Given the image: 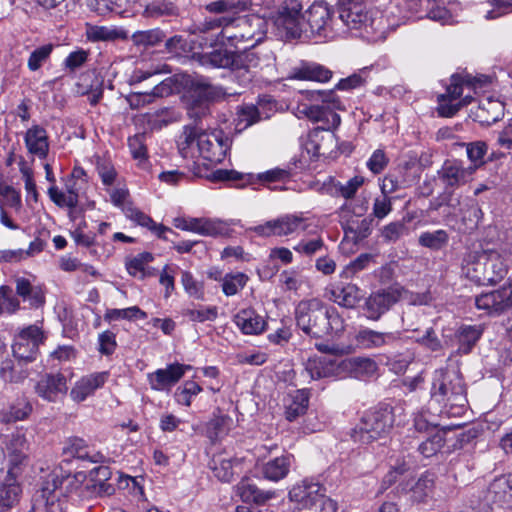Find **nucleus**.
Segmentation results:
<instances>
[{
    "instance_id": "obj_1",
    "label": "nucleus",
    "mask_w": 512,
    "mask_h": 512,
    "mask_svg": "<svg viewBox=\"0 0 512 512\" xmlns=\"http://www.w3.org/2000/svg\"><path fill=\"white\" fill-rule=\"evenodd\" d=\"M337 21L342 29V35L348 31L377 42L386 39L390 31L402 22H389L388 17L378 10L368 11L359 0H343L338 7Z\"/></svg>"
},
{
    "instance_id": "obj_2",
    "label": "nucleus",
    "mask_w": 512,
    "mask_h": 512,
    "mask_svg": "<svg viewBox=\"0 0 512 512\" xmlns=\"http://www.w3.org/2000/svg\"><path fill=\"white\" fill-rule=\"evenodd\" d=\"M231 143L230 137L222 130L185 126L178 140V148L184 158L201 157L211 163H220L230 150Z\"/></svg>"
},
{
    "instance_id": "obj_3",
    "label": "nucleus",
    "mask_w": 512,
    "mask_h": 512,
    "mask_svg": "<svg viewBox=\"0 0 512 512\" xmlns=\"http://www.w3.org/2000/svg\"><path fill=\"white\" fill-rule=\"evenodd\" d=\"M297 327L307 336L323 338L344 331L345 321L334 307L317 298L302 300L295 309Z\"/></svg>"
},
{
    "instance_id": "obj_4",
    "label": "nucleus",
    "mask_w": 512,
    "mask_h": 512,
    "mask_svg": "<svg viewBox=\"0 0 512 512\" xmlns=\"http://www.w3.org/2000/svg\"><path fill=\"white\" fill-rule=\"evenodd\" d=\"M505 252V248L494 244H480L478 249L469 252L464 259L465 275L480 285L501 281L508 272Z\"/></svg>"
},
{
    "instance_id": "obj_5",
    "label": "nucleus",
    "mask_w": 512,
    "mask_h": 512,
    "mask_svg": "<svg viewBox=\"0 0 512 512\" xmlns=\"http://www.w3.org/2000/svg\"><path fill=\"white\" fill-rule=\"evenodd\" d=\"M295 175L284 168H273L260 173H240L236 170H217L214 178L218 181L231 182L235 189L252 190H297Z\"/></svg>"
},
{
    "instance_id": "obj_6",
    "label": "nucleus",
    "mask_w": 512,
    "mask_h": 512,
    "mask_svg": "<svg viewBox=\"0 0 512 512\" xmlns=\"http://www.w3.org/2000/svg\"><path fill=\"white\" fill-rule=\"evenodd\" d=\"M430 397L451 415H461L468 403L466 387L458 371L437 369L432 375Z\"/></svg>"
},
{
    "instance_id": "obj_7",
    "label": "nucleus",
    "mask_w": 512,
    "mask_h": 512,
    "mask_svg": "<svg viewBox=\"0 0 512 512\" xmlns=\"http://www.w3.org/2000/svg\"><path fill=\"white\" fill-rule=\"evenodd\" d=\"M403 411L402 406L382 405L366 412L351 434L353 440L368 444L387 436L394 425H400L405 421V417L401 418Z\"/></svg>"
},
{
    "instance_id": "obj_8",
    "label": "nucleus",
    "mask_w": 512,
    "mask_h": 512,
    "mask_svg": "<svg viewBox=\"0 0 512 512\" xmlns=\"http://www.w3.org/2000/svg\"><path fill=\"white\" fill-rule=\"evenodd\" d=\"M228 23L224 26L227 44L246 50L261 42L267 32L269 22L258 15L244 18L226 16Z\"/></svg>"
},
{
    "instance_id": "obj_9",
    "label": "nucleus",
    "mask_w": 512,
    "mask_h": 512,
    "mask_svg": "<svg viewBox=\"0 0 512 512\" xmlns=\"http://www.w3.org/2000/svg\"><path fill=\"white\" fill-rule=\"evenodd\" d=\"M307 96L314 102L304 108L309 119L322 122L324 130L335 129L340 125V116L336 110L342 109V103L333 90L307 91Z\"/></svg>"
},
{
    "instance_id": "obj_10",
    "label": "nucleus",
    "mask_w": 512,
    "mask_h": 512,
    "mask_svg": "<svg viewBox=\"0 0 512 512\" xmlns=\"http://www.w3.org/2000/svg\"><path fill=\"white\" fill-rule=\"evenodd\" d=\"M305 25L308 32L319 40H333L342 36V29L334 17V10L326 2H314L306 11Z\"/></svg>"
},
{
    "instance_id": "obj_11",
    "label": "nucleus",
    "mask_w": 512,
    "mask_h": 512,
    "mask_svg": "<svg viewBox=\"0 0 512 512\" xmlns=\"http://www.w3.org/2000/svg\"><path fill=\"white\" fill-rule=\"evenodd\" d=\"M302 5L297 0H291L282 6L270 19V23L282 38H299L302 33H308L305 25V15H301Z\"/></svg>"
},
{
    "instance_id": "obj_12",
    "label": "nucleus",
    "mask_w": 512,
    "mask_h": 512,
    "mask_svg": "<svg viewBox=\"0 0 512 512\" xmlns=\"http://www.w3.org/2000/svg\"><path fill=\"white\" fill-rule=\"evenodd\" d=\"M318 349L329 354L311 357L305 364V371L311 379H321L328 377H342L341 359L335 354L343 352L335 346L319 345Z\"/></svg>"
},
{
    "instance_id": "obj_13",
    "label": "nucleus",
    "mask_w": 512,
    "mask_h": 512,
    "mask_svg": "<svg viewBox=\"0 0 512 512\" xmlns=\"http://www.w3.org/2000/svg\"><path fill=\"white\" fill-rule=\"evenodd\" d=\"M291 501L298 504L301 509H322V504H336L332 499L324 495L322 486L313 481L303 480L293 486L289 491Z\"/></svg>"
},
{
    "instance_id": "obj_14",
    "label": "nucleus",
    "mask_w": 512,
    "mask_h": 512,
    "mask_svg": "<svg viewBox=\"0 0 512 512\" xmlns=\"http://www.w3.org/2000/svg\"><path fill=\"white\" fill-rule=\"evenodd\" d=\"M228 23L226 16H218L200 23L193 32L192 42L200 48H210L227 43L224 26Z\"/></svg>"
},
{
    "instance_id": "obj_15",
    "label": "nucleus",
    "mask_w": 512,
    "mask_h": 512,
    "mask_svg": "<svg viewBox=\"0 0 512 512\" xmlns=\"http://www.w3.org/2000/svg\"><path fill=\"white\" fill-rule=\"evenodd\" d=\"M43 333L36 325L23 329L14 340L12 351L14 357L21 361L32 362L38 354L39 344L43 341Z\"/></svg>"
},
{
    "instance_id": "obj_16",
    "label": "nucleus",
    "mask_w": 512,
    "mask_h": 512,
    "mask_svg": "<svg viewBox=\"0 0 512 512\" xmlns=\"http://www.w3.org/2000/svg\"><path fill=\"white\" fill-rule=\"evenodd\" d=\"M28 443L25 435L21 433L11 434L5 444L2 453L8 459V477L16 479L22 468L27 464Z\"/></svg>"
},
{
    "instance_id": "obj_17",
    "label": "nucleus",
    "mask_w": 512,
    "mask_h": 512,
    "mask_svg": "<svg viewBox=\"0 0 512 512\" xmlns=\"http://www.w3.org/2000/svg\"><path fill=\"white\" fill-rule=\"evenodd\" d=\"M304 218L297 214H287L274 220L267 221L262 225L250 228L257 235L262 237L285 236L298 231L304 230Z\"/></svg>"
},
{
    "instance_id": "obj_18",
    "label": "nucleus",
    "mask_w": 512,
    "mask_h": 512,
    "mask_svg": "<svg viewBox=\"0 0 512 512\" xmlns=\"http://www.w3.org/2000/svg\"><path fill=\"white\" fill-rule=\"evenodd\" d=\"M111 202L120 208L127 218L135 221L137 224L152 230L158 237L164 238L165 232L170 229L157 225L149 216L141 212L129 199V194H110Z\"/></svg>"
},
{
    "instance_id": "obj_19",
    "label": "nucleus",
    "mask_w": 512,
    "mask_h": 512,
    "mask_svg": "<svg viewBox=\"0 0 512 512\" xmlns=\"http://www.w3.org/2000/svg\"><path fill=\"white\" fill-rule=\"evenodd\" d=\"M475 304L478 309L496 314L512 308V276L508 284L500 289L477 296Z\"/></svg>"
},
{
    "instance_id": "obj_20",
    "label": "nucleus",
    "mask_w": 512,
    "mask_h": 512,
    "mask_svg": "<svg viewBox=\"0 0 512 512\" xmlns=\"http://www.w3.org/2000/svg\"><path fill=\"white\" fill-rule=\"evenodd\" d=\"M401 293L396 288H388L371 294L364 305L365 315L370 320H378L399 299Z\"/></svg>"
},
{
    "instance_id": "obj_21",
    "label": "nucleus",
    "mask_w": 512,
    "mask_h": 512,
    "mask_svg": "<svg viewBox=\"0 0 512 512\" xmlns=\"http://www.w3.org/2000/svg\"><path fill=\"white\" fill-rule=\"evenodd\" d=\"M191 369L190 365L173 363L164 369H157L148 374L150 387L155 391L170 390Z\"/></svg>"
},
{
    "instance_id": "obj_22",
    "label": "nucleus",
    "mask_w": 512,
    "mask_h": 512,
    "mask_svg": "<svg viewBox=\"0 0 512 512\" xmlns=\"http://www.w3.org/2000/svg\"><path fill=\"white\" fill-rule=\"evenodd\" d=\"M67 389L66 378L61 373L44 374L35 384L36 394L49 402H56L60 396L66 394Z\"/></svg>"
},
{
    "instance_id": "obj_23",
    "label": "nucleus",
    "mask_w": 512,
    "mask_h": 512,
    "mask_svg": "<svg viewBox=\"0 0 512 512\" xmlns=\"http://www.w3.org/2000/svg\"><path fill=\"white\" fill-rule=\"evenodd\" d=\"M187 93L195 102L218 100L227 93L222 87L214 86L202 76H190L185 81Z\"/></svg>"
},
{
    "instance_id": "obj_24",
    "label": "nucleus",
    "mask_w": 512,
    "mask_h": 512,
    "mask_svg": "<svg viewBox=\"0 0 512 512\" xmlns=\"http://www.w3.org/2000/svg\"><path fill=\"white\" fill-rule=\"evenodd\" d=\"M398 339L397 332H380L367 327L359 328L354 336L355 344L360 349H379L392 345Z\"/></svg>"
},
{
    "instance_id": "obj_25",
    "label": "nucleus",
    "mask_w": 512,
    "mask_h": 512,
    "mask_svg": "<svg viewBox=\"0 0 512 512\" xmlns=\"http://www.w3.org/2000/svg\"><path fill=\"white\" fill-rule=\"evenodd\" d=\"M109 378V372H95L81 377L70 391V397L74 402L80 403L92 396L102 388Z\"/></svg>"
},
{
    "instance_id": "obj_26",
    "label": "nucleus",
    "mask_w": 512,
    "mask_h": 512,
    "mask_svg": "<svg viewBox=\"0 0 512 512\" xmlns=\"http://www.w3.org/2000/svg\"><path fill=\"white\" fill-rule=\"evenodd\" d=\"M463 92L462 84L460 83V78L457 76L452 77V82L447 88L445 94H441L438 96L439 102V113L444 117H452L455 115L459 109L470 103L471 97L466 96L462 101L458 103H454Z\"/></svg>"
},
{
    "instance_id": "obj_27",
    "label": "nucleus",
    "mask_w": 512,
    "mask_h": 512,
    "mask_svg": "<svg viewBox=\"0 0 512 512\" xmlns=\"http://www.w3.org/2000/svg\"><path fill=\"white\" fill-rule=\"evenodd\" d=\"M487 501L502 508H512V474L500 476L489 485Z\"/></svg>"
},
{
    "instance_id": "obj_28",
    "label": "nucleus",
    "mask_w": 512,
    "mask_h": 512,
    "mask_svg": "<svg viewBox=\"0 0 512 512\" xmlns=\"http://www.w3.org/2000/svg\"><path fill=\"white\" fill-rule=\"evenodd\" d=\"M472 175L473 168H465L456 161H446L439 171V179L451 188H458L468 182Z\"/></svg>"
},
{
    "instance_id": "obj_29",
    "label": "nucleus",
    "mask_w": 512,
    "mask_h": 512,
    "mask_svg": "<svg viewBox=\"0 0 512 512\" xmlns=\"http://www.w3.org/2000/svg\"><path fill=\"white\" fill-rule=\"evenodd\" d=\"M131 4L130 11L137 13L143 9V15L148 18H158L174 12V5L166 0H126Z\"/></svg>"
},
{
    "instance_id": "obj_30",
    "label": "nucleus",
    "mask_w": 512,
    "mask_h": 512,
    "mask_svg": "<svg viewBox=\"0 0 512 512\" xmlns=\"http://www.w3.org/2000/svg\"><path fill=\"white\" fill-rule=\"evenodd\" d=\"M234 323L243 334L258 335L266 328L265 319L253 309H242L234 316Z\"/></svg>"
},
{
    "instance_id": "obj_31",
    "label": "nucleus",
    "mask_w": 512,
    "mask_h": 512,
    "mask_svg": "<svg viewBox=\"0 0 512 512\" xmlns=\"http://www.w3.org/2000/svg\"><path fill=\"white\" fill-rule=\"evenodd\" d=\"M342 377L349 373L355 378H367L373 376L377 371V364L370 358L356 357L341 359Z\"/></svg>"
},
{
    "instance_id": "obj_32",
    "label": "nucleus",
    "mask_w": 512,
    "mask_h": 512,
    "mask_svg": "<svg viewBox=\"0 0 512 512\" xmlns=\"http://www.w3.org/2000/svg\"><path fill=\"white\" fill-rule=\"evenodd\" d=\"M237 495L243 502L263 504L272 499L275 493L260 490L249 478H243L236 486Z\"/></svg>"
},
{
    "instance_id": "obj_33",
    "label": "nucleus",
    "mask_w": 512,
    "mask_h": 512,
    "mask_svg": "<svg viewBox=\"0 0 512 512\" xmlns=\"http://www.w3.org/2000/svg\"><path fill=\"white\" fill-rule=\"evenodd\" d=\"M237 464V459L222 452L212 457L209 466L217 479L222 482H230L234 476V468Z\"/></svg>"
},
{
    "instance_id": "obj_34",
    "label": "nucleus",
    "mask_w": 512,
    "mask_h": 512,
    "mask_svg": "<svg viewBox=\"0 0 512 512\" xmlns=\"http://www.w3.org/2000/svg\"><path fill=\"white\" fill-rule=\"evenodd\" d=\"M330 299L340 306L353 308L361 299L360 289L355 284L332 285Z\"/></svg>"
},
{
    "instance_id": "obj_35",
    "label": "nucleus",
    "mask_w": 512,
    "mask_h": 512,
    "mask_svg": "<svg viewBox=\"0 0 512 512\" xmlns=\"http://www.w3.org/2000/svg\"><path fill=\"white\" fill-rule=\"evenodd\" d=\"M504 106L499 100L486 98L482 100L475 112L478 122L485 125H491L503 116Z\"/></svg>"
},
{
    "instance_id": "obj_36",
    "label": "nucleus",
    "mask_w": 512,
    "mask_h": 512,
    "mask_svg": "<svg viewBox=\"0 0 512 512\" xmlns=\"http://www.w3.org/2000/svg\"><path fill=\"white\" fill-rule=\"evenodd\" d=\"M293 462V456L282 455L266 462L262 467L265 479L277 482L287 476Z\"/></svg>"
},
{
    "instance_id": "obj_37",
    "label": "nucleus",
    "mask_w": 512,
    "mask_h": 512,
    "mask_svg": "<svg viewBox=\"0 0 512 512\" xmlns=\"http://www.w3.org/2000/svg\"><path fill=\"white\" fill-rule=\"evenodd\" d=\"M25 144L30 153L39 158H45L49 150L47 133L40 126H33L28 129L25 135Z\"/></svg>"
},
{
    "instance_id": "obj_38",
    "label": "nucleus",
    "mask_w": 512,
    "mask_h": 512,
    "mask_svg": "<svg viewBox=\"0 0 512 512\" xmlns=\"http://www.w3.org/2000/svg\"><path fill=\"white\" fill-rule=\"evenodd\" d=\"M32 412V405L26 398H18L8 407L0 410V422L9 424L17 421H23Z\"/></svg>"
},
{
    "instance_id": "obj_39",
    "label": "nucleus",
    "mask_w": 512,
    "mask_h": 512,
    "mask_svg": "<svg viewBox=\"0 0 512 512\" xmlns=\"http://www.w3.org/2000/svg\"><path fill=\"white\" fill-rule=\"evenodd\" d=\"M331 77L332 71L317 63H304L293 72V78L299 80L327 82Z\"/></svg>"
},
{
    "instance_id": "obj_40",
    "label": "nucleus",
    "mask_w": 512,
    "mask_h": 512,
    "mask_svg": "<svg viewBox=\"0 0 512 512\" xmlns=\"http://www.w3.org/2000/svg\"><path fill=\"white\" fill-rule=\"evenodd\" d=\"M194 233L202 236H225L229 233V224L220 219L195 218Z\"/></svg>"
},
{
    "instance_id": "obj_41",
    "label": "nucleus",
    "mask_w": 512,
    "mask_h": 512,
    "mask_svg": "<svg viewBox=\"0 0 512 512\" xmlns=\"http://www.w3.org/2000/svg\"><path fill=\"white\" fill-rule=\"evenodd\" d=\"M86 35L92 42L126 40L128 38L127 31L122 28L97 25L88 26Z\"/></svg>"
},
{
    "instance_id": "obj_42",
    "label": "nucleus",
    "mask_w": 512,
    "mask_h": 512,
    "mask_svg": "<svg viewBox=\"0 0 512 512\" xmlns=\"http://www.w3.org/2000/svg\"><path fill=\"white\" fill-rule=\"evenodd\" d=\"M482 332L483 330L479 325L461 326L456 333L459 342L458 351L462 354H468L480 339Z\"/></svg>"
},
{
    "instance_id": "obj_43",
    "label": "nucleus",
    "mask_w": 512,
    "mask_h": 512,
    "mask_svg": "<svg viewBox=\"0 0 512 512\" xmlns=\"http://www.w3.org/2000/svg\"><path fill=\"white\" fill-rule=\"evenodd\" d=\"M309 404V395L306 390H297L290 395L289 402L286 404L285 416L289 421H294L303 415Z\"/></svg>"
},
{
    "instance_id": "obj_44",
    "label": "nucleus",
    "mask_w": 512,
    "mask_h": 512,
    "mask_svg": "<svg viewBox=\"0 0 512 512\" xmlns=\"http://www.w3.org/2000/svg\"><path fill=\"white\" fill-rule=\"evenodd\" d=\"M63 454L72 458L87 459L97 462L98 454L90 455L85 440L78 437L69 438L63 447Z\"/></svg>"
},
{
    "instance_id": "obj_45",
    "label": "nucleus",
    "mask_w": 512,
    "mask_h": 512,
    "mask_svg": "<svg viewBox=\"0 0 512 512\" xmlns=\"http://www.w3.org/2000/svg\"><path fill=\"white\" fill-rule=\"evenodd\" d=\"M8 478L12 482L0 486V512L11 509L19 501L21 493L20 486L15 482L16 479Z\"/></svg>"
},
{
    "instance_id": "obj_46",
    "label": "nucleus",
    "mask_w": 512,
    "mask_h": 512,
    "mask_svg": "<svg viewBox=\"0 0 512 512\" xmlns=\"http://www.w3.org/2000/svg\"><path fill=\"white\" fill-rule=\"evenodd\" d=\"M233 423L231 417L227 415H215L206 426L207 436L211 440H217L226 435Z\"/></svg>"
},
{
    "instance_id": "obj_47",
    "label": "nucleus",
    "mask_w": 512,
    "mask_h": 512,
    "mask_svg": "<svg viewBox=\"0 0 512 512\" xmlns=\"http://www.w3.org/2000/svg\"><path fill=\"white\" fill-rule=\"evenodd\" d=\"M41 499H36L34 504L38 505V510L42 503H44L45 512H64L65 511V500H61L59 496L49 487H45L41 491Z\"/></svg>"
},
{
    "instance_id": "obj_48",
    "label": "nucleus",
    "mask_w": 512,
    "mask_h": 512,
    "mask_svg": "<svg viewBox=\"0 0 512 512\" xmlns=\"http://www.w3.org/2000/svg\"><path fill=\"white\" fill-rule=\"evenodd\" d=\"M249 277L242 272L227 273L222 282V292L230 297L240 292L247 284Z\"/></svg>"
},
{
    "instance_id": "obj_49",
    "label": "nucleus",
    "mask_w": 512,
    "mask_h": 512,
    "mask_svg": "<svg viewBox=\"0 0 512 512\" xmlns=\"http://www.w3.org/2000/svg\"><path fill=\"white\" fill-rule=\"evenodd\" d=\"M406 218L400 221L391 222L381 229V237L387 243H395L404 236L410 234L409 228L406 226Z\"/></svg>"
},
{
    "instance_id": "obj_50",
    "label": "nucleus",
    "mask_w": 512,
    "mask_h": 512,
    "mask_svg": "<svg viewBox=\"0 0 512 512\" xmlns=\"http://www.w3.org/2000/svg\"><path fill=\"white\" fill-rule=\"evenodd\" d=\"M147 313L141 310L138 306H131L123 309H107L104 315V319L108 322L117 321L121 319L125 320H136L146 319Z\"/></svg>"
},
{
    "instance_id": "obj_51",
    "label": "nucleus",
    "mask_w": 512,
    "mask_h": 512,
    "mask_svg": "<svg viewBox=\"0 0 512 512\" xmlns=\"http://www.w3.org/2000/svg\"><path fill=\"white\" fill-rule=\"evenodd\" d=\"M153 259V255L149 252L140 253L126 262V270L129 275L143 280L147 277L146 266Z\"/></svg>"
},
{
    "instance_id": "obj_52",
    "label": "nucleus",
    "mask_w": 512,
    "mask_h": 512,
    "mask_svg": "<svg viewBox=\"0 0 512 512\" xmlns=\"http://www.w3.org/2000/svg\"><path fill=\"white\" fill-rule=\"evenodd\" d=\"M448 240V233L443 229H439L432 232H423L419 236L418 242L421 246L431 250H440L448 243Z\"/></svg>"
},
{
    "instance_id": "obj_53",
    "label": "nucleus",
    "mask_w": 512,
    "mask_h": 512,
    "mask_svg": "<svg viewBox=\"0 0 512 512\" xmlns=\"http://www.w3.org/2000/svg\"><path fill=\"white\" fill-rule=\"evenodd\" d=\"M251 1L249 0H218L207 4L206 9L212 13H224L229 11L243 12L250 8Z\"/></svg>"
},
{
    "instance_id": "obj_54",
    "label": "nucleus",
    "mask_w": 512,
    "mask_h": 512,
    "mask_svg": "<svg viewBox=\"0 0 512 512\" xmlns=\"http://www.w3.org/2000/svg\"><path fill=\"white\" fill-rule=\"evenodd\" d=\"M182 315L193 322L215 321L218 317L216 306H199L197 308L184 309Z\"/></svg>"
},
{
    "instance_id": "obj_55",
    "label": "nucleus",
    "mask_w": 512,
    "mask_h": 512,
    "mask_svg": "<svg viewBox=\"0 0 512 512\" xmlns=\"http://www.w3.org/2000/svg\"><path fill=\"white\" fill-rule=\"evenodd\" d=\"M181 284L188 296L196 300H204V284L196 280L190 271L181 272Z\"/></svg>"
},
{
    "instance_id": "obj_56",
    "label": "nucleus",
    "mask_w": 512,
    "mask_h": 512,
    "mask_svg": "<svg viewBox=\"0 0 512 512\" xmlns=\"http://www.w3.org/2000/svg\"><path fill=\"white\" fill-rule=\"evenodd\" d=\"M88 6L100 15L109 11L117 13L128 12L126 8L121 10L124 6L131 8V4L127 3L126 0H88Z\"/></svg>"
},
{
    "instance_id": "obj_57",
    "label": "nucleus",
    "mask_w": 512,
    "mask_h": 512,
    "mask_svg": "<svg viewBox=\"0 0 512 512\" xmlns=\"http://www.w3.org/2000/svg\"><path fill=\"white\" fill-rule=\"evenodd\" d=\"M467 157L471 165L467 168H473V173L484 163V157L487 153V145L482 141L471 142L466 145Z\"/></svg>"
},
{
    "instance_id": "obj_58",
    "label": "nucleus",
    "mask_w": 512,
    "mask_h": 512,
    "mask_svg": "<svg viewBox=\"0 0 512 512\" xmlns=\"http://www.w3.org/2000/svg\"><path fill=\"white\" fill-rule=\"evenodd\" d=\"M414 177L409 178H400L395 173L387 174L380 183L381 192H395L396 190H404L410 188L412 182H414Z\"/></svg>"
},
{
    "instance_id": "obj_59",
    "label": "nucleus",
    "mask_w": 512,
    "mask_h": 512,
    "mask_svg": "<svg viewBox=\"0 0 512 512\" xmlns=\"http://www.w3.org/2000/svg\"><path fill=\"white\" fill-rule=\"evenodd\" d=\"M444 435L445 433L443 431H436L419 445V452L427 458L436 455L444 446Z\"/></svg>"
},
{
    "instance_id": "obj_60",
    "label": "nucleus",
    "mask_w": 512,
    "mask_h": 512,
    "mask_svg": "<svg viewBox=\"0 0 512 512\" xmlns=\"http://www.w3.org/2000/svg\"><path fill=\"white\" fill-rule=\"evenodd\" d=\"M345 202L343 208L353 215L360 217L363 216L368 208L369 202L362 194H343Z\"/></svg>"
},
{
    "instance_id": "obj_61",
    "label": "nucleus",
    "mask_w": 512,
    "mask_h": 512,
    "mask_svg": "<svg viewBox=\"0 0 512 512\" xmlns=\"http://www.w3.org/2000/svg\"><path fill=\"white\" fill-rule=\"evenodd\" d=\"M0 375L5 382L20 383L28 377V371L21 366H14L11 361H6L2 364Z\"/></svg>"
},
{
    "instance_id": "obj_62",
    "label": "nucleus",
    "mask_w": 512,
    "mask_h": 512,
    "mask_svg": "<svg viewBox=\"0 0 512 512\" xmlns=\"http://www.w3.org/2000/svg\"><path fill=\"white\" fill-rule=\"evenodd\" d=\"M204 62L214 68H229L234 65V54L226 50H215L204 56Z\"/></svg>"
},
{
    "instance_id": "obj_63",
    "label": "nucleus",
    "mask_w": 512,
    "mask_h": 512,
    "mask_svg": "<svg viewBox=\"0 0 512 512\" xmlns=\"http://www.w3.org/2000/svg\"><path fill=\"white\" fill-rule=\"evenodd\" d=\"M177 266L166 264L159 273V284L164 287L163 297L168 299L175 291V275Z\"/></svg>"
},
{
    "instance_id": "obj_64",
    "label": "nucleus",
    "mask_w": 512,
    "mask_h": 512,
    "mask_svg": "<svg viewBox=\"0 0 512 512\" xmlns=\"http://www.w3.org/2000/svg\"><path fill=\"white\" fill-rule=\"evenodd\" d=\"M374 259L375 256L373 254H360L355 260L345 266L341 276L347 279L354 277L358 272L366 269L371 262H374Z\"/></svg>"
}]
</instances>
